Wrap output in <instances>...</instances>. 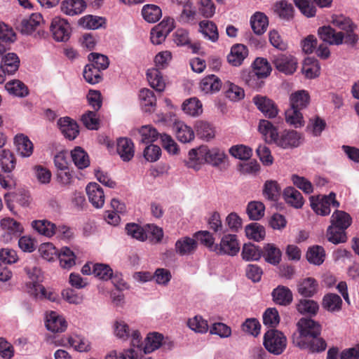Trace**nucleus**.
<instances>
[{
	"instance_id": "cd10ccee",
	"label": "nucleus",
	"mask_w": 359,
	"mask_h": 359,
	"mask_svg": "<svg viewBox=\"0 0 359 359\" xmlns=\"http://www.w3.org/2000/svg\"><path fill=\"white\" fill-rule=\"evenodd\" d=\"M222 87L221 80L215 75H209L200 82V88L204 93H215Z\"/></svg>"
},
{
	"instance_id": "9d476101",
	"label": "nucleus",
	"mask_w": 359,
	"mask_h": 359,
	"mask_svg": "<svg viewBox=\"0 0 359 359\" xmlns=\"http://www.w3.org/2000/svg\"><path fill=\"white\" fill-rule=\"evenodd\" d=\"M50 31L56 41H66L69 39L71 27L67 20L56 16L52 20Z\"/></svg>"
},
{
	"instance_id": "58836bf2",
	"label": "nucleus",
	"mask_w": 359,
	"mask_h": 359,
	"mask_svg": "<svg viewBox=\"0 0 359 359\" xmlns=\"http://www.w3.org/2000/svg\"><path fill=\"white\" fill-rule=\"evenodd\" d=\"M205 158L206 163L210 164L213 166H218L224 163L226 155L224 151L219 148L209 149L205 146Z\"/></svg>"
},
{
	"instance_id": "5fc2aeb1",
	"label": "nucleus",
	"mask_w": 359,
	"mask_h": 359,
	"mask_svg": "<svg viewBox=\"0 0 359 359\" xmlns=\"http://www.w3.org/2000/svg\"><path fill=\"white\" fill-rule=\"evenodd\" d=\"M342 300L341 297L333 293H330L324 296L323 299V306L326 310L334 312L341 309Z\"/></svg>"
},
{
	"instance_id": "423d86ee",
	"label": "nucleus",
	"mask_w": 359,
	"mask_h": 359,
	"mask_svg": "<svg viewBox=\"0 0 359 359\" xmlns=\"http://www.w3.org/2000/svg\"><path fill=\"white\" fill-rule=\"evenodd\" d=\"M310 203L313 210L321 216L330 215L331 206L339 207V203L336 200V194L334 192H331L328 195L311 196Z\"/></svg>"
},
{
	"instance_id": "c03bdc74",
	"label": "nucleus",
	"mask_w": 359,
	"mask_h": 359,
	"mask_svg": "<svg viewBox=\"0 0 359 359\" xmlns=\"http://www.w3.org/2000/svg\"><path fill=\"white\" fill-rule=\"evenodd\" d=\"M320 65L317 60L307 57L304 60L302 72L308 79H314L320 74Z\"/></svg>"
},
{
	"instance_id": "393cba45",
	"label": "nucleus",
	"mask_w": 359,
	"mask_h": 359,
	"mask_svg": "<svg viewBox=\"0 0 359 359\" xmlns=\"http://www.w3.org/2000/svg\"><path fill=\"white\" fill-rule=\"evenodd\" d=\"M57 258L62 268L69 269L76 264V255L69 247H62L58 250Z\"/></svg>"
},
{
	"instance_id": "052dcab7",
	"label": "nucleus",
	"mask_w": 359,
	"mask_h": 359,
	"mask_svg": "<svg viewBox=\"0 0 359 359\" xmlns=\"http://www.w3.org/2000/svg\"><path fill=\"white\" fill-rule=\"evenodd\" d=\"M68 343L74 350L79 352H86L90 349L89 341L81 336H72L68 339Z\"/></svg>"
},
{
	"instance_id": "4468645a",
	"label": "nucleus",
	"mask_w": 359,
	"mask_h": 359,
	"mask_svg": "<svg viewBox=\"0 0 359 359\" xmlns=\"http://www.w3.org/2000/svg\"><path fill=\"white\" fill-rule=\"evenodd\" d=\"M46 327L52 332H62L66 330L67 323L62 316L51 311L46 314Z\"/></svg>"
},
{
	"instance_id": "ddd939ff",
	"label": "nucleus",
	"mask_w": 359,
	"mask_h": 359,
	"mask_svg": "<svg viewBox=\"0 0 359 359\" xmlns=\"http://www.w3.org/2000/svg\"><path fill=\"white\" fill-rule=\"evenodd\" d=\"M86 193L90 203L95 208H101L104 203L105 196L103 189L96 182L89 183L86 188Z\"/></svg>"
},
{
	"instance_id": "0e129e2a",
	"label": "nucleus",
	"mask_w": 359,
	"mask_h": 359,
	"mask_svg": "<svg viewBox=\"0 0 359 359\" xmlns=\"http://www.w3.org/2000/svg\"><path fill=\"white\" fill-rule=\"evenodd\" d=\"M252 72L261 76L262 79L266 78L271 72V67L268 61L264 58H257L253 62Z\"/></svg>"
},
{
	"instance_id": "72a5a7b5",
	"label": "nucleus",
	"mask_w": 359,
	"mask_h": 359,
	"mask_svg": "<svg viewBox=\"0 0 359 359\" xmlns=\"http://www.w3.org/2000/svg\"><path fill=\"white\" fill-rule=\"evenodd\" d=\"M195 129L197 135L205 141H209L215 137V128L210 123L207 121H197L195 125Z\"/></svg>"
},
{
	"instance_id": "6e6d98bb",
	"label": "nucleus",
	"mask_w": 359,
	"mask_h": 359,
	"mask_svg": "<svg viewBox=\"0 0 359 359\" xmlns=\"http://www.w3.org/2000/svg\"><path fill=\"white\" fill-rule=\"evenodd\" d=\"M15 158L13 154L8 150L3 149L0 154V164L5 172H11L15 167Z\"/></svg>"
},
{
	"instance_id": "69168bd1",
	"label": "nucleus",
	"mask_w": 359,
	"mask_h": 359,
	"mask_svg": "<svg viewBox=\"0 0 359 359\" xmlns=\"http://www.w3.org/2000/svg\"><path fill=\"white\" fill-rule=\"evenodd\" d=\"M83 75L85 80L90 84L97 83L102 79L100 70L90 64L86 65Z\"/></svg>"
},
{
	"instance_id": "603ef678",
	"label": "nucleus",
	"mask_w": 359,
	"mask_h": 359,
	"mask_svg": "<svg viewBox=\"0 0 359 359\" xmlns=\"http://www.w3.org/2000/svg\"><path fill=\"white\" fill-rule=\"evenodd\" d=\"M5 88L8 93L16 97H25L28 94L26 86L19 80H12L7 82Z\"/></svg>"
},
{
	"instance_id": "f704fd0d",
	"label": "nucleus",
	"mask_w": 359,
	"mask_h": 359,
	"mask_svg": "<svg viewBox=\"0 0 359 359\" xmlns=\"http://www.w3.org/2000/svg\"><path fill=\"white\" fill-rule=\"evenodd\" d=\"M241 256L247 262L258 261L262 256V250L255 244L245 243L242 248Z\"/></svg>"
},
{
	"instance_id": "9b49d317",
	"label": "nucleus",
	"mask_w": 359,
	"mask_h": 359,
	"mask_svg": "<svg viewBox=\"0 0 359 359\" xmlns=\"http://www.w3.org/2000/svg\"><path fill=\"white\" fill-rule=\"evenodd\" d=\"M276 68L285 74H293L297 67V60L289 54H279L273 59Z\"/></svg>"
},
{
	"instance_id": "e2e57ef3",
	"label": "nucleus",
	"mask_w": 359,
	"mask_h": 359,
	"mask_svg": "<svg viewBox=\"0 0 359 359\" xmlns=\"http://www.w3.org/2000/svg\"><path fill=\"white\" fill-rule=\"evenodd\" d=\"M113 270L109 265L96 263L93 265V274L103 280H108L111 278Z\"/></svg>"
},
{
	"instance_id": "c9c22d12",
	"label": "nucleus",
	"mask_w": 359,
	"mask_h": 359,
	"mask_svg": "<svg viewBox=\"0 0 359 359\" xmlns=\"http://www.w3.org/2000/svg\"><path fill=\"white\" fill-rule=\"evenodd\" d=\"M42 21L43 17L40 13H32L28 18L22 20V32L26 34H31Z\"/></svg>"
},
{
	"instance_id": "a878e982",
	"label": "nucleus",
	"mask_w": 359,
	"mask_h": 359,
	"mask_svg": "<svg viewBox=\"0 0 359 359\" xmlns=\"http://www.w3.org/2000/svg\"><path fill=\"white\" fill-rule=\"evenodd\" d=\"M283 198L287 203L297 209L301 208L304 203L302 194L292 187L285 189Z\"/></svg>"
},
{
	"instance_id": "ea45409f",
	"label": "nucleus",
	"mask_w": 359,
	"mask_h": 359,
	"mask_svg": "<svg viewBox=\"0 0 359 359\" xmlns=\"http://www.w3.org/2000/svg\"><path fill=\"white\" fill-rule=\"evenodd\" d=\"M301 110L302 109L291 107L287 109L285 112L286 123L294 128L303 126L304 120Z\"/></svg>"
},
{
	"instance_id": "4c0bfd02",
	"label": "nucleus",
	"mask_w": 359,
	"mask_h": 359,
	"mask_svg": "<svg viewBox=\"0 0 359 359\" xmlns=\"http://www.w3.org/2000/svg\"><path fill=\"white\" fill-rule=\"evenodd\" d=\"M32 226L39 233L50 238L55 234V224L46 219L34 220Z\"/></svg>"
},
{
	"instance_id": "aec40b11",
	"label": "nucleus",
	"mask_w": 359,
	"mask_h": 359,
	"mask_svg": "<svg viewBox=\"0 0 359 359\" xmlns=\"http://www.w3.org/2000/svg\"><path fill=\"white\" fill-rule=\"evenodd\" d=\"M60 8L65 14L74 16L83 12L86 8V4L84 0H64Z\"/></svg>"
},
{
	"instance_id": "864d4df0",
	"label": "nucleus",
	"mask_w": 359,
	"mask_h": 359,
	"mask_svg": "<svg viewBox=\"0 0 359 359\" xmlns=\"http://www.w3.org/2000/svg\"><path fill=\"white\" fill-rule=\"evenodd\" d=\"M259 131L268 142H273L277 136V130L272 123L267 120H261L259 123Z\"/></svg>"
},
{
	"instance_id": "09e8293b",
	"label": "nucleus",
	"mask_w": 359,
	"mask_h": 359,
	"mask_svg": "<svg viewBox=\"0 0 359 359\" xmlns=\"http://www.w3.org/2000/svg\"><path fill=\"white\" fill-rule=\"evenodd\" d=\"M71 156L74 163L79 169L86 168L90 165L87 153L79 147L72 151Z\"/></svg>"
},
{
	"instance_id": "338daca9",
	"label": "nucleus",
	"mask_w": 359,
	"mask_h": 359,
	"mask_svg": "<svg viewBox=\"0 0 359 359\" xmlns=\"http://www.w3.org/2000/svg\"><path fill=\"white\" fill-rule=\"evenodd\" d=\"M41 257L48 261L52 262L57 259L58 250L50 243H43L39 248Z\"/></svg>"
},
{
	"instance_id": "dca6fc26",
	"label": "nucleus",
	"mask_w": 359,
	"mask_h": 359,
	"mask_svg": "<svg viewBox=\"0 0 359 359\" xmlns=\"http://www.w3.org/2000/svg\"><path fill=\"white\" fill-rule=\"evenodd\" d=\"M175 247V252L180 256L190 255L196 250L198 243L193 238L184 236L176 241Z\"/></svg>"
},
{
	"instance_id": "c756f323",
	"label": "nucleus",
	"mask_w": 359,
	"mask_h": 359,
	"mask_svg": "<svg viewBox=\"0 0 359 359\" xmlns=\"http://www.w3.org/2000/svg\"><path fill=\"white\" fill-rule=\"evenodd\" d=\"M159 69L158 68L149 69L147 72V77L151 87L161 92L165 89V83Z\"/></svg>"
},
{
	"instance_id": "79ce46f5",
	"label": "nucleus",
	"mask_w": 359,
	"mask_h": 359,
	"mask_svg": "<svg viewBox=\"0 0 359 359\" xmlns=\"http://www.w3.org/2000/svg\"><path fill=\"white\" fill-rule=\"evenodd\" d=\"M78 23L85 29H97L105 24V19L99 16L88 15L81 18Z\"/></svg>"
},
{
	"instance_id": "8fccbe9b",
	"label": "nucleus",
	"mask_w": 359,
	"mask_h": 359,
	"mask_svg": "<svg viewBox=\"0 0 359 359\" xmlns=\"http://www.w3.org/2000/svg\"><path fill=\"white\" fill-rule=\"evenodd\" d=\"M280 192V187L275 180H267L264 184L263 195L271 201H276L278 199Z\"/></svg>"
},
{
	"instance_id": "680f3d73",
	"label": "nucleus",
	"mask_w": 359,
	"mask_h": 359,
	"mask_svg": "<svg viewBox=\"0 0 359 359\" xmlns=\"http://www.w3.org/2000/svg\"><path fill=\"white\" fill-rule=\"evenodd\" d=\"M139 133L141 135V142L145 144L156 141L160 135L156 129L150 125L142 126Z\"/></svg>"
},
{
	"instance_id": "13d9d810",
	"label": "nucleus",
	"mask_w": 359,
	"mask_h": 359,
	"mask_svg": "<svg viewBox=\"0 0 359 359\" xmlns=\"http://www.w3.org/2000/svg\"><path fill=\"white\" fill-rule=\"evenodd\" d=\"M318 309V303L311 299H301L297 304V309L301 314L314 316L317 313Z\"/></svg>"
},
{
	"instance_id": "f3484780",
	"label": "nucleus",
	"mask_w": 359,
	"mask_h": 359,
	"mask_svg": "<svg viewBox=\"0 0 359 359\" xmlns=\"http://www.w3.org/2000/svg\"><path fill=\"white\" fill-rule=\"evenodd\" d=\"M116 151L123 161H129L134 156V144L128 138L120 137L117 140Z\"/></svg>"
},
{
	"instance_id": "bb28decb",
	"label": "nucleus",
	"mask_w": 359,
	"mask_h": 359,
	"mask_svg": "<svg viewBox=\"0 0 359 359\" xmlns=\"http://www.w3.org/2000/svg\"><path fill=\"white\" fill-rule=\"evenodd\" d=\"M163 335L158 332H150L144 340L143 350L145 353H150L158 349L163 345Z\"/></svg>"
},
{
	"instance_id": "7c9ffc66",
	"label": "nucleus",
	"mask_w": 359,
	"mask_h": 359,
	"mask_svg": "<svg viewBox=\"0 0 359 359\" xmlns=\"http://www.w3.org/2000/svg\"><path fill=\"white\" fill-rule=\"evenodd\" d=\"M139 99L142 107L145 111H151L154 109L156 99L154 92L148 88H143L139 93Z\"/></svg>"
},
{
	"instance_id": "2eb2a0df",
	"label": "nucleus",
	"mask_w": 359,
	"mask_h": 359,
	"mask_svg": "<svg viewBox=\"0 0 359 359\" xmlns=\"http://www.w3.org/2000/svg\"><path fill=\"white\" fill-rule=\"evenodd\" d=\"M205 154V146L204 145L191 149L189 151L187 165L195 170H198L203 164L206 163Z\"/></svg>"
},
{
	"instance_id": "e433bc0d",
	"label": "nucleus",
	"mask_w": 359,
	"mask_h": 359,
	"mask_svg": "<svg viewBox=\"0 0 359 359\" xmlns=\"http://www.w3.org/2000/svg\"><path fill=\"white\" fill-rule=\"evenodd\" d=\"M251 27L253 32L258 35L262 34L268 27V18L262 13H255L250 19Z\"/></svg>"
},
{
	"instance_id": "f257e3e1",
	"label": "nucleus",
	"mask_w": 359,
	"mask_h": 359,
	"mask_svg": "<svg viewBox=\"0 0 359 359\" xmlns=\"http://www.w3.org/2000/svg\"><path fill=\"white\" fill-rule=\"evenodd\" d=\"M331 23L343 32H336L330 26L319 27L318 34L324 42L330 45L338 46L343 43L344 39H345V43L351 44H354L358 41V37L355 33L356 26L349 18L343 15H333Z\"/></svg>"
},
{
	"instance_id": "7ed1b4c3",
	"label": "nucleus",
	"mask_w": 359,
	"mask_h": 359,
	"mask_svg": "<svg viewBox=\"0 0 359 359\" xmlns=\"http://www.w3.org/2000/svg\"><path fill=\"white\" fill-rule=\"evenodd\" d=\"M352 219L349 214L342 210H335L330 218V225L327 230V240L339 244L346 241V230L351 226Z\"/></svg>"
},
{
	"instance_id": "49530a36",
	"label": "nucleus",
	"mask_w": 359,
	"mask_h": 359,
	"mask_svg": "<svg viewBox=\"0 0 359 359\" xmlns=\"http://www.w3.org/2000/svg\"><path fill=\"white\" fill-rule=\"evenodd\" d=\"M325 252L323 247L314 245L309 248L306 252V259L311 264L320 265L325 260Z\"/></svg>"
},
{
	"instance_id": "4d7b16f0",
	"label": "nucleus",
	"mask_w": 359,
	"mask_h": 359,
	"mask_svg": "<svg viewBox=\"0 0 359 359\" xmlns=\"http://www.w3.org/2000/svg\"><path fill=\"white\" fill-rule=\"evenodd\" d=\"M265 206L259 201H251L247 207V213L252 220H259L264 215Z\"/></svg>"
},
{
	"instance_id": "412c9836",
	"label": "nucleus",
	"mask_w": 359,
	"mask_h": 359,
	"mask_svg": "<svg viewBox=\"0 0 359 359\" xmlns=\"http://www.w3.org/2000/svg\"><path fill=\"white\" fill-rule=\"evenodd\" d=\"M248 55L247 47L243 44H236L231 47L227 56L228 62L233 66H240Z\"/></svg>"
},
{
	"instance_id": "20e7f679",
	"label": "nucleus",
	"mask_w": 359,
	"mask_h": 359,
	"mask_svg": "<svg viewBox=\"0 0 359 359\" xmlns=\"http://www.w3.org/2000/svg\"><path fill=\"white\" fill-rule=\"evenodd\" d=\"M113 333L114 336L126 341L130 339L133 346L140 347L142 344V336L137 329L132 328L123 320H116L112 325Z\"/></svg>"
},
{
	"instance_id": "2f4dec72",
	"label": "nucleus",
	"mask_w": 359,
	"mask_h": 359,
	"mask_svg": "<svg viewBox=\"0 0 359 359\" xmlns=\"http://www.w3.org/2000/svg\"><path fill=\"white\" fill-rule=\"evenodd\" d=\"M182 109L183 111L191 116H198L203 112V105L196 97H191L184 101Z\"/></svg>"
},
{
	"instance_id": "f8f14e48",
	"label": "nucleus",
	"mask_w": 359,
	"mask_h": 359,
	"mask_svg": "<svg viewBox=\"0 0 359 359\" xmlns=\"http://www.w3.org/2000/svg\"><path fill=\"white\" fill-rule=\"evenodd\" d=\"M253 102L258 109L269 118L276 117L278 109L274 102L269 97L263 95H256L253 97Z\"/></svg>"
},
{
	"instance_id": "37998d69",
	"label": "nucleus",
	"mask_w": 359,
	"mask_h": 359,
	"mask_svg": "<svg viewBox=\"0 0 359 359\" xmlns=\"http://www.w3.org/2000/svg\"><path fill=\"white\" fill-rule=\"evenodd\" d=\"M142 15L148 22H157L162 16V11L159 6L154 4H146L142 9Z\"/></svg>"
},
{
	"instance_id": "4be33fe9",
	"label": "nucleus",
	"mask_w": 359,
	"mask_h": 359,
	"mask_svg": "<svg viewBox=\"0 0 359 359\" xmlns=\"http://www.w3.org/2000/svg\"><path fill=\"white\" fill-rule=\"evenodd\" d=\"M273 300L276 304L281 306L289 305L293 299L291 290L283 285H279L271 293Z\"/></svg>"
},
{
	"instance_id": "a19ab883",
	"label": "nucleus",
	"mask_w": 359,
	"mask_h": 359,
	"mask_svg": "<svg viewBox=\"0 0 359 359\" xmlns=\"http://www.w3.org/2000/svg\"><path fill=\"white\" fill-rule=\"evenodd\" d=\"M2 68L8 74H14L19 67L20 60L18 56L13 53H8L4 56L2 55Z\"/></svg>"
},
{
	"instance_id": "6e6552de",
	"label": "nucleus",
	"mask_w": 359,
	"mask_h": 359,
	"mask_svg": "<svg viewBox=\"0 0 359 359\" xmlns=\"http://www.w3.org/2000/svg\"><path fill=\"white\" fill-rule=\"evenodd\" d=\"M240 250V243L235 234H225L220 241L219 244H216L214 252L218 255H226L229 256L236 255Z\"/></svg>"
},
{
	"instance_id": "0eeeda50",
	"label": "nucleus",
	"mask_w": 359,
	"mask_h": 359,
	"mask_svg": "<svg viewBox=\"0 0 359 359\" xmlns=\"http://www.w3.org/2000/svg\"><path fill=\"white\" fill-rule=\"evenodd\" d=\"M1 233L0 238L5 243L18 238L23 231L22 225L13 218L6 217L0 222Z\"/></svg>"
},
{
	"instance_id": "a18cd8bd",
	"label": "nucleus",
	"mask_w": 359,
	"mask_h": 359,
	"mask_svg": "<svg viewBox=\"0 0 359 359\" xmlns=\"http://www.w3.org/2000/svg\"><path fill=\"white\" fill-rule=\"evenodd\" d=\"M318 285L313 278L304 279L298 286V292L304 297H312L317 292Z\"/></svg>"
},
{
	"instance_id": "de8ad7c7",
	"label": "nucleus",
	"mask_w": 359,
	"mask_h": 359,
	"mask_svg": "<svg viewBox=\"0 0 359 359\" xmlns=\"http://www.w3.org/2000/svg\"><path fill=\"white\" fill-rule=\"evenodd\" d=\"M245 232L249 239L257 242L264 240L266 235L264 227L257 223H252L247 225Z\"/></svg>"
},
{
	"instance_id": "bf43d9fd",
	"label": "nucleus",
	"mask_w": 359,
	"mask_h": 359,
	"mask_svg": "<svg viewBox=\"0 0 359 359\" xmlns=\"http://www.w3.org/2000/svg\"><path fill=\"white\" fill-rule=\"evenodd\" d=\"M243 81L249 87L255 89H258L262 86V78L252 70H245L241 74Z\"/></svg>"
},
{
	"instance_id": "a211bd4d",
	"label": "nucleus",
	"mask_w": 359,
	"mask_h": 359,
	"mask_svg": "<svg viewBox=\"0 0 359 359\" xmlns=\"http://www.w3.org/2000/svg\"><path fill=\"white\" fill-rule=\"evenodd\" d=\"M57 125L61 133L69 140L75 139L79 134V126L76 122L69 117L60 118Z\"/></svg>"
},
{
	"instance_id": "39448f33",
	"label": "nucleus",
	"mask_w": 359,
	"mask_h": 359,
	"mask_svg": "<svg viewBox=\"0 0 359 359\" xmlns=\"http://www.w3.org/2000/svg\"><path fill=\"white\" fill-rule=\"evenodd\" d=\"M264 346L269 352L280 355L286 348L287 338L280 331L271 329L264 334Z\"/></svg>"
},
{
	"instance_id": "f03ea898",
	"label": "nucleus",
	"mask_w": 359,
	"mask_h": 359,
	"mask_svg": "<svg viewBox=\"0 0 359 359\" xmlns=\"http://www.w3.org/2000/svg\"><path fill=\"white\" fill-rule=\"evenodd\" d=\"M298 333L292 337L295 346L310 353H319L327 347L325 341L320 337V325L309 318H302L297 323Z\"/></svg>"
},
{
	"instance_id": "5701e85b",
	"label": "nucleus",
	"mask_w": 359,
	"mask_h": 359,
	"mask_svg": "<svg viewBox=\"0 0 359 359\" xmlns=\"http://www.w3.org/2000/svg\"><path fill=\"white\" fill-rule=\"evenodd\" d=\"M199 32H201L203 37L215 43L219 39V32L217 25L210 20H202L199 23Z\"/></svg>"
},
{
	"instance_id": "b1692460",
	"label": "nucleus",
	"mask_w": 359,
	"mask_h": 359,
	"mask_svg": "<svg viewBox=\"0 0 359 359\" xmlns=\"http://www.w3.org/2000/svg\"><path fill=\"white\" fill-rule=\"evenodd\" d=\"M14 143L20 155L22 157H29L33 153V144L27 136L23 134L17 135L14 138Z\"/></svg>"
},
{
	"instance_id": "473e14b6",
	"label": "nucleus",
	"mask_w": 359,
	"mask_h": 359,
	"mask_svg": "<svg viewBox=\"0 0 359 359\" xmlns=\"http://www.w3.org/2000/svg\"><path fill=\"white\" fill-rule=\"evenodd\" d=\"M309 100L310 96L306 90H297L290 95V107L303 109L308 106Z\"/></svg>"
},
{
	"instance_id": "c85d7f7f",
	"label": "nucleus",
	"mask_w": 359,
	"mask_h": 359,
	"mask_svg": "<svg viewBox=\"0 0 359 359\" xmlns=\"http://www.w3.org/2000/svg\"><path fill=\"white\" fill-rule=\"evenodd\" d=\"M262 256L266 262L276 265L281 260L282 252L274 244L267 243L263 248Z\"/></svg>"
},
{
	"instance_id": "774afa93",
	"label": "nucleus",
	"mask_w": 359,
	"mask_h": 359,
	"mask_svg": "<svg viewBox=\"0 0 359 359\" xmlns=\"http://www.w3.org/2000/svg\"><path fill=\"white\" fill-rule=\"evenodd\" d=\"M137 351L133 348H128L122 352H118L116 350L110 351L104 359H137Z\"/></svg>"
},
{
	"instance_id": "6ab92c4d",
	"label": "nucleus",
	"mask_w": 359,
	"mask_h": 359,
	"mask_svg": "<svg viewBox=\"0 0 359 359\" xmlns=\"http://www.w3.org/2000/svg\"><path fill=\"white\" fill-rule=\"evenodd\" d=\"M173 130L177 139L182 143L191 142L195 137L194 130L182 121H176L173 125Z\"/></svg>"
},
{
	"instance_id": "1a4fd4ad",
	"label": "nucleus",
	"mask_w": 359,
	"mask_h": 359,
	"mask_svg": "<svg viewBox=\"0 0 359 359\" xmlns=\"http://www.w3.org/2000/svg\"><path fill=\"white\" fill-rule=\"evenodd\" d=\"M303 141L301 133L294 130H284L280 135L277 133L273 143L283 149H290L299 147Z\"/></svg>"
},
{
	"instance_id": "3c124183",
	"label": "nucleus",
	"mask_w": 359,
	"mask_h": 359,
	"mask_svg": "<svg viewBox=\"0 0 359 359\" xmlns=\"http://www.w3.org/2000/svg\"><path fill=\"white\" fill-rule=\"evenodd\" d=\"M325 127L326 123L325 120L316 116L309 119L306 126V131L313 136L318 137L321 135Z\"/></svg>"
}]
</instances>
